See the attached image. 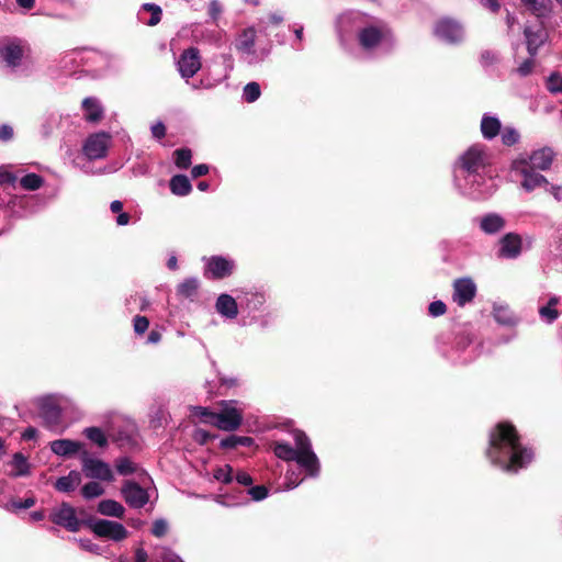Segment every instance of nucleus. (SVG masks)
Wrapping results in <instances>:
<instances>
[{"instance_id":"8","label":"nucleus","mask_w":562,"mask_h":562,"mask_svg":"<svg viewBox=\"0 0 562 562\" xmlns=\"http://www.w3.org/2000/svg\"><path fill=\"white\" fill-rule=\"evenodd\" d=\"M110 143V134L105 132L93 133L85 140L82 153L89 160L102 159L108 154Z\"/></svg>"},{"instance_id":"36","label":"nucleus","mask_w":562,"mask_h":562,"mask_svg":"<svg viewBox=\"0 0 562 562\" xmlns=\"http://www.w3.org/2000/svg\"><path fill=\"white\" fill-rule=\"evenodd\" d=\"M199 289V280L196 278H188L178 285V294L183 297H192Z\"/></svg>"},{"instance_id":"24","label":"nucleus","mask_w":562,"mask_h":562,"mask_svg":"<svg viewBox=\"0 0 562 562\" xmlns=\"http://www.w3.org/2000/svg\"><path fill=\"white\" fill-rule=\"evenodd\" d=\"M216 312L224 318L235 319L238 315V305L236 300L226 293L218 295L215 302Z\"/></svg>"},{"instance_id":"28","label":"nucleus","mask_w":562,"mask_h":562,"mask_svg":"<svg viewBox=\"0 0 562 562\" xmlns=\"http://www.w3.org/2000/svg\"><path fill=\"white\" fill-rule=\"evenodd\" d=\"M81 483V474L78 471H70L67 475L59 477L55 482V488L58 492L69 493L75 491Z\"/></svg>"},{"instance_id":"47","label":"nucleus","mask_w":562,"mask_h":562,"mask_svg":"<svg viewBox=\"0 0 562 562\" xmlns=\"http://www.w3.org/2000/svg\"><path fill=\"white\" fill-rule=\"evenodd\" d=\"M247 494L250 496L252 501L260 502L267 498L269 491L265 485H256L250 486L247 491Z\"/></svg>"},{"instance_id":"61","label":"nucleus","mask_w":562,"mask_h":562,"mask_svg":"<svg viewBox=\"0 0 562 562\" xmlns=\"http://www.w3.org/2000/svg\"><path fill=\"white\" fill-rule=\"evenodd\" d=\"M16 180V177L7 170H0V184L4 183H14Z\"/></svg>"},{"instance_id":"25","label":"nucleus","mask_w":562,"mask_h":562,"mask_svg":"<svg viewBox=\"0 0 562 562\" xmlns=\"http://www.w3.org/2000/svg\"><path fill=\"white\" fill-rule=\"evenodd\" d=\"M0 56L8 67L15 68L23 57V49L16 42H9L0 49Z\"/></svg>"},{"instance_id":"26","label":"nucleus","mask_w":562,"mask_h":562,"mask_svg":"<svg viewBox=\"0 0 562 562\" xmlns=\"http://www.w3.org/2000/svg\"><path fill=\"white\" fill-rule=\"evenodd\" d=\"M83 117L87 122L98 123L104 115V109L101 102L93 97L86 98L82 101Z\"/></svg>"},{"instance_id":"2","label":"nucleus","mask_w":562,"mask_h":562,"mask_svg":"<svg viewBox=\"0 0 562 562\" xmlns=\"http://www.w3.org/2000/svg\"><path fill=\"white\" fill-rule=\"evenodd\" d=\"M486 456L494 465L513 473L533 459V452L519 442L515 427L508 423H499L491 431Z\"/></svg>"},{"instance_id":"58","label":"nucleus","mask_w":562,"mask_h":562,"mask_svg":"<svg viewBox=\"0 0 562 562\" xmlns=\"http://www.w3.org/2000/svg\"><path fill=\"white\" fill-rule=\"evenodd\" d=\"M79 544L86 551L93 552L97 554L100 553V547L88 539H80Z\"/></svg>"},{"instance_id":"41","label":"nucleus","mask_w":562,"mask_h":562,"mask_svg":"<svg viewBox=\"0 0 562 562\" xmlns=\"http://www.w3.org/2000/svg\"><path fill=\"white\" fill-rule=\"evenodd\" d=\"M82 496L87 499H91L101 496L104 493V488L98 482H89L81 488Z\"/></svg>"},{"instance_id":"43","label":"nucleus","mask_w":562,"mask_h":562,"mask_svg":"<svg viewBox=\"0 0 562 562\" xmlns=\"http://www.w3.org/2000/svg\"><path fill=\"white\" fill-rule=\"evenodd\" d=\"M35 503H36V499L33 496L26 497L23 501L12 499L5 505V509L10 510V512L29 509V508L33 507L35 505Z\"/></svg>"},{"instance_id":"27","label":"nucleus","mask_w":562,"mask_h":562,"mask_svg":"<svg viewBox=\"0 0 562 562\" xmlns=\"http://www.w3.org/2000/svg\"><path fill=\"white\" fill-rule=\"evenodd\" d=\"M80 448V442L70 439H58L50 442V450L60 457L75 454Z\"/></svg>"},{"instance_id":"46","label":"nucleus","mask_w":562,"mask_h":562,"mask_svg":"<svg viewBox=\"0 0 562 562\" xmlns=\"http://www.w3.org/2000/svg\"><path fill=\"white\" fill-rule=\"evenodd\" d=\"M547 89L551 93H562V74L552 72L547 79Z\"/></svg>"},{"instance_id":"52","label":"nucleus","mask_w":562,"mask_h":562,"mask_svg":"<svg viewBox=\"0 0 562 562\" xmlns=\"http://www.w3.org/2000/svg\"><path fill=\"white\" fill-rule=\"evenodd\" d=\"M446 304L442 301L431 302L428 306V312L432 317L441 316L446 313Z\"/></svg>"},{"instance_id":"29","label":"nucleus","mask_w":562,"mask_h":562,"mask_svg":"<svg viewBox=\"0 0 562 562\" xmlns=\"http://www.w3.org/2000/svg\"><path fill=\"white\" fill-rule=\"evenodd\" d=\"M521 2L537 18H548L552 13L551 0H521Z\"/></svg>"},{"instance_id":"40","label":"nucleus","mask_w":562,"mask_h":562,"mask_svg":"<svg viewBox=\"0 0 562 562\" xmlns=\"http://www.w3.org/2000/svg\"><path fill=\"white\" fill-rule=\"evenodd\" d=\"M175 164L180 169H187L191 165L192 153L188 148L177 149L175 151Z\"/></svg>"},{"instance_id":"50","label":"nucleus","mask_w":562,"mask_h":562,"mask_svg":"<svg viewBox=\"0 0 562 562\" xmlns=\"http://www.w3.org/2000/svg\"><path fill=\"white\" fill-rule=\"evenodd\" d=\"M134 331L138 335L144 334L149 326V321L145 316H135L133 319Z\"/></svg>"},{"instance_id":"62","label":"nucleus","mask_w":562,"mask_h":562,"mask_svg":"<svg viewBox=\"0 0 562 562\" xmlns=\"http://www.w3.org/2000/svg\"><path fill=\"white\" fill-rule=\"evenodd\" d=\"M207 172H209V167L204 164L196 165L191 170V175L193 178L202 177V176L206 175Z\"/></svg>"},{"instance_id":"49","label":"nucleus","mask_w":562,"mask_h":562,"mask_svg":"<svg viewBox=\"0 0 562 562\" xmlns=\"http://www.w3.org/2000/svg\"><path fill=\"white\" fill-rule=\"evenodd\" d=\"M143 9L151 12V16H150L149 21L147 22L148 25L153 26V25H156L157 23H159V21L161 19V9L158 5L153 4V3H145L143 5Z\"/></svg>"},{"instance_id":"59","label":"nucleus","mask_w":562,"mask_h":562,"mask_svg":"<svg viewBox=\"0 0 562 562\" xmlns=\"http://www.w3.org/2000/svg\"><path fill=\"white\" fill-rule=\"evenodd\" d=\"M532 68H533V60L527 59L517 68V72L520 76L525 77L531 72Z\"/></svg>"},{"instance_id":"48","label":"nucleus","mask_w":562,"mask_h":562,"mask_svg":"<svg viewBox=\"0 0 562 562\" xmlns=\"http://www.w3.org/2000/svg\"><path fill=\"white\" fill-rule=\"evenodd\" d=\"M519 133L513 127H505L502 132V142L506 146H512L518 143Z\"/></svg>"},{"instance_id":"3","label":"nucleus","mask_w":562,"mask_h":562,"mask_svg":"<svg viewBox=\"0 0 562 562\" xmlns=\"http://www.w3.org/2000/svg\"><path fill=\"white\" fill-rule=\"evenodd\" d=\"M293 438L295 448L286 442H276L274 454L284 461H295L308 476H318L321 465L317 456L312 450L310 439L300 430L294 431Z\"/></svg>"},{"instance_id":"18","label":"nucleus","mask_w":562,"mask_h":562,"mask_svg":"<svg viewBox=\"0 0 562 562\" xmlns=\"http://www.w3.org/2000/svg\"><path fill=\"white\" fill-rule=\"evenodd\" d=\"M522 251V238L516 233H508L499 240L498 257L515 259Z\"/></svg>"},{"instance_id":"33","label":"nucleus","mask_w":562,"mask_h":562,"mask_svg":"<svg viewBox=\"0 0 562 562\" xmlns=\"http://www.w3.org/2000/svg\"><path fill=\"white\" fill-rule=\"evenodd\" d=\"M170 190L175 195L186 196L191 192L192 186L187 176L177 175L170 180Z\"/></svg>"},{"instance_id":"19","label":"nucleus","mask_w":562,"mask_h":562,"mask_svg":"<svg viewBox=\"0 0 562 562\" xmlns=\"http://www.w3.org/2000/svg\"><path fill=\"white\" fill-rule=\"evenodd\" d=\"M476 286L470 278L456 280L453 283V301L459 306L471 302L475 295Z\"/></svg>"},{"instance_id":"13","label":"nucleus","mask_w":562,"mask_h":562,"mask_svg":"<svg viewBox=\"0 0 562 562\" xmlns=\"http://www.w3.org/2000/svg\"><path fill=\"white\" fill-rule=\"evenodd\" d=\"M434 33L440 41L456 44L463 40L464 31L462 25L451 19H442L435 25Z\"/></svg>"},{"instance_id":"22","label":"nucleus","mask_w":562,"mask_h":562,"mask_svg":"<svg viewBox=\"0 0 562 562\" xmlns=\"http://www.w3.org/2000/svg\"><path fill=\"white\" fill-rule=\"evenodd\" d=\"M385 33L376 26H368L362 29L359 34V43L364 49L376 47L384 38Z\"/></svg>"},{"instance_id":"23","label":"nucleus","mask_w":562,"mask_h":562,"mask_svg":"<svg viewBox=\"0 0 562 562\" xmlns=\"http://www.w3.org/2000/svg\"><path fill=\"white\" fill-rule=\"evenodd\" d=\"M7 467L10 468L7 474L14 479L31 474V464L27 458L21 452H15L11 461L7 463Z\"/></svg>"},{"instance_id":"20","label":"nucleus","mask_w":562,"mask_h":562,"mask_svg":"<svg viewBox=\"0 0 562 562\" xmlns=\"http://www.w3.org/2000/svg\"><path fill=\"white\" fill-rule=\"evenodd\" d=\"M555 153L550 147L535 150L527 159L532 169L548 170L554 159Z\"/></svg>"},{"instance_id":"12","label":"nucleus","mask_w":562,"mask_h":562,"mask_svg":"<svg viewBox=\"0 0 562 562\" xmlns=\"http://www.w3.org/2000/svg\"><path fill=\"white\" fill-rule=\"evenodd\" d=\"M81 461L82 471L87 477L108 482L113 481V472L106 462L91 458L87 452L83 453Z\"/></svg>"},{"instance_id":"32","label":"nucleus","mask_w":562,"mask_h":562,"mask_svg":"<svg viewBox=\"0 0 562 562\" xmlns=\"http://www.w3.org/2000/svg\"><path fill=\"white\" fill-rule=\"evenodd\" d=\"M560 299L555 295L551 296L547 304L539 307V315L542 321L548 324L553 323L559 317V312L555 308Z\"/></svg>"},{"instance_id":"44","label":"nucleus","mask_w":562,"mask_h":562,"mask_svg":"<svg viewBox=\"0 0 562 562\" xmlns=\"http://www.w3.org/2000/svg\"><path fill=\"white\" fill-rule=\"evenodd\" d=\"M494 318L497 323L503 325H510L514 323V316L512 312L505 306L494 307Z\"/></svg>"},{"instance_id":"15","label":"nucleus","mask_w":562,"mask_h":562,"mask_svg":"<svg viewBox=\"0 0 562 562\" xmlns=\"http://www.w3.org/2000/svg\"><path fill=\"white\" fill-rule=\"evenodd\" d=\"M205 261V276L213 279H224L229 277L234 269L235 262L233 259L223 256H212L204 258Z\"/></svg>"},{"instance_id":"11","label":"nucleus","mask_w":562,"mask_h":562,"mask_svg":"<svg viewBox=\"0 0 562 562\" xmlns=\"http://www.w3.org/2000/svg\"><path fill=\"white\" fill-rule=\"evenodd\" d=\"M66 398L60 395H46L37 400V407L41 416L49 424L58 423L63 404Z\"/></svg>"},{"instance_id":"38","label":"nucleus","mask_w":562,"mask_h":562,"mask_svg":"<svg viewBox=\"0 0 562 562\" xmlns=\"http://www.w3.org/2000/svg\"><path fill=\"white\" fill-rule=\"evenodd\" d=\"M115 469L121 475H130L137 471V465L128 458H120L115 461Z\"/></svg>"},{"instance_id":"64","label":"nucleus","mask_w":562,"mask_h":562,"mask_svg":"<svg viewBox=\"0 0 562 562\" xmlns=\"http://www.w3.org/2000/svg\"><path fill=\"white\" fill-rule=\"evenodd\" d=\"M148 554L143 548H137L135 551V562H147Z\"/></svg>"},{"instance_id":"1","label":"nucleus","mask_w":562,"mask_h":562,"mask_svg":"<svg viewBox=\"0 0 562 562\" xmlns=\"http://www.w3.org/2000/svg\"><path fill=\"white\" fill-rule=\"evenodd\" d=\"M490 156L483 145L475 144L461 154L453 167L456 188L473 200H485L496 191L488 173Z\"/></svg>"},{"instance_id":"4","label":"nucleus","mask_w":562,"mask_h":562,"mask_svg":"<svg viewBox=\"0 0 562 562\" xmlns=\"http://www.w3.org/2000/svg\"><path fill=\"white\" fill-rule=\"evenodd\" d=\"M218 412L207 407L192 406L191 415L198 417L201 423L217 427L221 430L233 431L243 422V407L236 401H223Z\"/></svg>"},{"instance_id":"9","label":"nucleus","mask_w":562,"mask_h":562,"mask_svg":"<svg viewBox=\"0 0 562 562\" xmlns=\"http://www.w3.org/2000/svg\"><path fill=\"white\" fill-rule=\"evenodd\" d=\"M90 529L101 538H109L113 541H121L127 538V529L117 521L95 519L89 522Z\"/></svg>"},{"instance_id":"51","label":"nucleus","mask_w":562,"mask_h":562,"mask_svg":"<svg viewBox=\"0 0 562 562\" xmlns=\"http://www.w3.org/2000/svg\"><path fill=\"white\" fill-rule=\"evenodd\" d=\"M168 522L165 519H157L153 524L151 532L155 537H162L167 533Z\"/></svg>"},{"instance_id":"63","label":"nucleus","mask_w":562,"mask_h":562,"mask_svg":"<svg viewBox=\"0 0 562 562\" xmlns=\"http://www.w3.org/2000/svg\"><path fill=\"white\" fill-rule=\"evenodd\" d=\"M211 438L210 434L206 431V430H203V429H196L194 431V439L195 441L200 442V443H206L207 440Z\"/></svg>"},{"instance_id":"37","label":"nucleus","mask_w":562,"mask_h":562,"mask_svg":"<svg viewBox=\"0 0 562 562\" xmlns=\"http://www.w3.org/2000/svg\"><path fill=\"white\" fill-rule=\"evenodd\" d=\"M260 86L255 81L247 83L243 89V99L248 103L257 101L260 98Z\"/></svg>"},{"instance_id":"53","label":"nucleus","mask_w":562,"mask_h":562,"mask_svg":"<svg viewBox=\"0 0 562 562\" xmlns=\"http://www.w3.org/2000/svg\"><path fill=\"white\" fill-rule=\"evenodd\" d=\"M283 21V15L280 13H270L267 16V20L260 21V32H263L267 29L268 24H280Z\"/></svg>"},{"instance_id":"31","label":"nucleus","mask_w":562,"mask_h":562,"mask_svg":"<svg viewBox=\"0 0 562 562\" xmlns=\"http://www.w3.org/2000/svg\"><path fill=\"white\" fill-rule=\"evenodd\" d=\"M98 512L104 516L121 518L123 517L125 509L123 505L116 501L104 499L99 503Z\"/></svg>"},{"instance_id":"30","label":"nucleus","mask_w":562,"mask_h":562,"mask_svg":"<svg viewBox=\"0 0 562 562\" xmlns=\"http://www.w3.org/2000/svg\"><path fill=\"white\" fill-rule=\"evenodd\" d=\"M502 124L498 117L485 113L481 120V132L485 139H492L498 135Z\"/></svg>"},{"instance_id":"21","label":"nucleus","mask_w":562,"mask_h":562,"mask_svg":"<svg viewBox=\"0 0 562 562\" xmlns=\"http://www.w3.org/2000/svg\"><path fill=\"white\" fill-rule=\"evenodd\" d=\"M506 226V220L497 213H487L480 217L479 227L486 235H496Z\"/></svg>"},{"instance_id":"45","label":"nucleus","mask_w":562,"mask_h":562,"mask_svg":"<svg viewBox=\"0 0 562 562\" xmlns=\"http://www.w3.org/2000/svg\"><path fill=\"white\" fill-rule=\"evenodd\" d=\"M214 479L218 482L228 484L234 481L233 468L228 464L215 470Z\"/></svg>"},{"instance_id":"42","label":"nucleus","mask_w":562,"mask_h":562,"mask_svg":"<svg viewBox=\"0 0 562 562\" xmlns=\"http://www.w3.org/2000/svg\"><path fill=\"white\" fill-rule=\"evenodd\" d=\"M20 183L23 189L33 191L42 187L43 179L36 173H29L21 179Z\"/></svg>"},{"instance_id":"5","label":"nucleus","mask_w":562,"mask_h":562,"mask_svg":"<svg viewBox=\"0 0 562 562\" xmlns=\"http://www.w3.org/2000/svg\"><path fill=\"white\" fill-rule=\"evenodd\" d=\"M218 412L207 407L192 406L191 415L198 417L201 423L217 427L221 430L233 431L243 422V407L236 401H223Z\"/></svg>"},{"instance_id":"16","label":"nucleus","mask_w":562,"mask_h":562,"mask_svg":"<svg viewBox=\"0 0 562 562\" xmlns=\"http://www.w3.org/2000/svg\"><path fill=\"white\" fill-rule=\"evenodd\" d=\"M524 34L527 44V50L531 56H535L539 48L547 42L548 32L542 22L526 25Z\"/></svg>"},{"instance_id":"7","label":"nucleus","mask_w":562,"mask_h":562,"mask_svg":"<svg viewBox=\"0 0 562 562\" xmlns=\"http://www.w3.org/2000/svg\"><path fill=\"white\" fill-rule=\"evenodd\" d=\"M512 169L514 172L520 175L524 179L521 181V187L530 192L537 188H542L548 186L547 179L532 170L529 167V162L526 157H520L513 161Z\"/></svg>"},{"instance_id":"56","label":"nucleus","mask_w":562,"mask_h":562,"mask_svg":"<svg viewBox=\"0 0 562 562\" xmlns=\"http://www.w3.org/2000/svg\"><path fill=\"white\" fill-rule=\"evenodd\" d=\"M350 21H351V15L350 14L341 15L338 19V21H337V29H338V32H339L341 37H342V32H347L348 31V24L350 23Z\"/></svg>"},{"instance_id":"6","label":"nucleus","mask_w":562,"mask_h":562,"mask_svg":"<svg viewBox=\"0 0 562 562\" xmlns=\"http://www.w3.org/2000/svg\"><path fill=\"white\" fill-rule=\"evenodd\" d=\"M256 31L254 27H248L239 35L236 49L240 53L241 59L248 65H257L263 61L269 53V47L256 48Z\"/></svg>"},{"instance_id":"17","label":"nucleus","mask_w":562,"mask_h":562,"mask_svg":"<svg viewBox=\"0 0 562 562\" xmlns=\"http://www.w3.org/2000/svg\"><path fill=\"white\" fill-rule=\"evenodd\" d=\"M121 492L124 501L133 508L144 507L149 499L147 491L131 481H126L123 484Z\"/></svg>"},{"instance_id":"60","label":"nucleus","mask_w":562,"mask_h":562,"mask_svg":"<svg viewBox=\"0 0 562 562\" xmlns=\"http://www.w3.org/2000/svg\"><path fill=\"white\" fill-rule=\"evenodd\" d=\"M13 137V128L9 125L0 126V140L8 142Z\"/></svg>"},{"instance_id":"34","label":"nucleus","mask_w":562,"mask_h":562,"mask_svg":"<svg viewBox=\"0 0 562 562\" xmlns=\"http://www.w3.org/2000/svg\"><path fill=\"white\" fill-rule=\"evenodd\" d=\"M121 447L135 448L138 446V434L134 424H128L125 431H121L116 439Z\"/></svg>"},{"instance_id":"14","label":"nucleus","mask_w":562,"mask_h":562,"mask_svg":"<svg viewBox=\"0 0 562 562\" xmlns=\"http://www.w3.org/2000/svg\"><path fill=\"white\" fill-rule=\"evenodd\" d=\"M201 66L200 52L195 47L184 49L177 61L178 70L187 81L201 69Z\"/></svg>"},{"instance_id":"39","label":"nucleus","mask_w":562,"mask_h":562,"mask_svg":"<svg viewBox=\"0 0 562 562\" xmlns=\"http://www.w3.org/2000/svg\"><path fill=\"white\" fill-rule=\"evenodd\" d=\"M86 437L98 445L99 447H105L108 439L103 431L98 427H89L85 429Z\"/></svg>"},{"instance_id":"54","label":"nucleus","mask_w":562,"mask_h":562,"mask_svg":"<svg viewBox=\"0 0 562 562\" xmlns=\"http://www.w3.org/2000/svg\"><path fill=\"white\" fill-rule=\"evenodd\" d=\"M151 135L156 139H161L166 135V126L162 122H156L150 126Z\"/></svg>"},{"instance_id":"35","label":"nucleus","mask_w":562,"mask_h":562,"mask_svg":"<svg viewBox=\"0 0 562 562\" xmlns=\"http://www.w3.org/2000/svg\"><path fill=\"white\" fill-rule=\"evenodd\" d=\"M254 442L252 438L246 436L231 435L221 441V447L224 449L236 448L237 446L249 447Z\"/></svg>"},{"instance_id":"55","label":"nucleus","mask_w":562,"mask_h":562,"mask_svg":"<svg viewBox=\"0 0 562 562\" xmlns=\"http://www.w3.org/2000/svg\"><path fill=\"white\" fill-rule=\"evenodd\" d=\"M234 480L239 484L244 486H250L252 484V477L244 471H239L235 474Z\"/></svg>"},{"instance_id":"10","label":"nucleus","mask_w":562,"mask_h":562,"mask_svg":"<svg viewBox=\"0 0 562 562\" xmlns=\"http://www.w3.org/2000/svg\"><path fill=\"white\" fill-rule=\"evenodd\" d=\"M49 518L54 524L61 526L71 532L78 531L81 527V521L76 515V509L65 502L53 508Z\"/></svg>"},{"instance_id":"57","label":"nucleus","mask_w":562,"mask_h":562,"mask_svg":"<svg viewBox=\"0 0 562 562\" xmlns=\"http://www.w3.org/2000/svg\"><path fill=\"white\" fill-rule=\"evenodd\" d=\"M222 13V5L217 0H212L209 4V14L213 20H216Z\"/></svg>"}]
</instances>
